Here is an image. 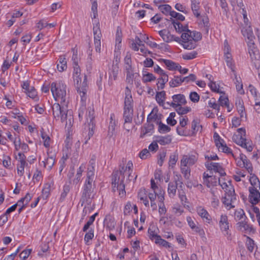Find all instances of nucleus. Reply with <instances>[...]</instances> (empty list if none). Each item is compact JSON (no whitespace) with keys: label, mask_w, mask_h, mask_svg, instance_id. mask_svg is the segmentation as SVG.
I'll list each match as a JSON object with an SVG mask.
<instances>
[{"label":"nucleus","mask_w":260,"mask_h":260,"mask_svg":"<svg viewBox=\"0 0 260 260\" xmlns=\"http://www.w3.org/2000/svg\"><path fill=\"white\" fill-rule=\"evenodd\" d=\"M94 112L93 109L89 107L87 110L86 109L85 117L86 119V122H87L89 126L90 125H94Z\"/></svg>","instance_id":"nucleus-26"},{"label":"nucleus","mask_w":260,"mask_h":260,"mask_svg":"<svg viewBox=\"0 0 260 260\" xmlns=\"http://www.w3.org/2000/svg\"><path fill=\"white\" fill-rule=\"evenodd\" d=\"M175 8L178 11L181 12L185 14H187L188 13V10L186 8V7L180 4L177 3L175 5Z\"/></svg>","instance_id":"nucleus-44"},{"label":"nucleus","mask_w":260,"mask_h":260,"mask_svg":"<svg viewBox=\"0 0 260 260\" xmlns=\"http://www.w3.org/2000/svg\"><path fill=\"white\" fill-rule=\"evenodd\" d=\"M249 202L252 205H256L260 202V189H249Z\"/></svg>","instance_id":"nucleus-17"},{"label":"nucleus","mask_w":260,"mask_h":260,"mask_svg":"<svg viewBox=\"0 0 260 260\" xmlns=\"http://www.w3.org/2000/svg\"><path fill=\"white\" fill-rule=\"evenodd\" d=\"M200 127L202 128V126L199 125V119H194L192 121L191 128L194 132H197L199 130Z\"/></svg>","instance_id":"nucleus-59"},{"label":"nucleus","mask_w":260,"mask_h":260,"mask_svg":"<svg viewBox=\"0 0 260 260\" xmlns=\"http://www.w3.org/2000/svg\"><path fill=\"white\" fill-rule=\"evenodd\" d=\"M176 177L175 178V183L174 182H170L168 184V193L169 195V197L171 198H173L176 192V189L177 188V185H178V182L180 181V183L181 184L180 187H182V185L183 184V182L179 180L180 177H181V176H178L176 175Z\"/></svg>","instance_id":"nucleus-13"},{"label":"nucleus","mask_w":260,"mask_h":260,"mask_svg":"<svg viewBox=\"0 0 260 260\" xmlns=\"http://www.w3.org/2000/svg\"><path fill=\"white\" fill-rule=\"evenodd\" d=\"M168 70L170 71L178 70L181 74H186L188 72V69L186 68L182 69L181 66H167Z\"/></svg>","instance_id":"nucleus-45"},{"label":"nucleus","mask_w":260,"mask_h":260,"mask_svg":"<svg viewBox=\"0 0 260 260\" xmlns=\"http://www.w3.org/2000/svg\"><path fill=\"white\" fill-rule=\"evenodd\" d=\"M126 82L132 85L133 81L136 82V80L139 77V73L132 68V66H126Z\"/></svg>","instance_id":"nucleus-12"},{"label":"nucleus","mask_w":260,"mask_h":260,"mask_svg":"<svg viewBox=\"0 0 260 260\" xmlns=\"http://www.w3.org/2000/svg\"><path fill=\"white\" fill-rule=\"evenodd\" d=\"M209 86L212 91L215 92L216 93L220 92L219 88V86L217 85L216 83L213 80H211V82H210L209 83Z\"/></svg>","instance_id":"nucleus-57"},{"label":"nucleus","mask_w":260,"mask_h":260,"mask_svg":"<svg viewBox=\"0 0 260 260\" xmlns=\"http://www.w3.org/2000/svg\"><path fill=\"white\" fill-rule=\"evenodd\" d=\"M26 11V9L24 8L16 9L14 10L12 16L14 18H19L22 16Z\"/></svg>","instance_id":"nucleus-40"},{"label":"nucleus","mask_w":260,"mask_h":260,"mask_svg":"<svg viewBox=\"0 0 260 260\" xmlns=\"http://www.w3.org/2000/svg\"><path fill=\"white\" fill-rule=\"evenodd\" d=\"M203 183L208 187L216 186L217 184V178L215 176L209 175L206 173L203 174Z\"/></svg>","instance_id":"nucleus-14"},{"label":"nucleus","mask_w":260,"mask_h":260,"mask_svg":"<svg viewBox=\"0 0 260 260\" xmlns=\"http://www.w3.org/2000/svg\"><path fill=\"white\" fill-rule=\"evenodd\" d=\"M171 17V18H175L176 20L184 21L185 20V17L183 15L174 11L172 12Z\"/></svg>","instance_id":"nucleus-48"},{"label":"nucleus","mask_w":260,"mask_h":260,"mask_svg":"<svg viewBox=\"0 0 260 260\" xmlns=\"http://www.w3.org/2000/svg\"><path fill=\"white\" fill-rule=\"evenodd\" d=\"M184 81V78H181L180 77H175L170 82V86L172 87H177L181 84Z\"/></svg>","instance_id":"nucleus-33"},{"label":"nucleus","mask_w":260,"mask_h":260,"mask_svg":"<svg viewBox=\"0 0 260 260\" xmlns=\"http://www.w3.org/2000/svg\"><path fill=\"white\" fill-rule=\"evenodd\" d=\"M51 91L55 101H60L61 104L68 103L66 92V85L62 82H52L51 84Z\"/></svg>","instance_id":"nucleus-6"},{"label":"nucleus","mask_w":260,"mask_h":260,"mask_svg":"<svg viewBox=\"0 0 260 260\" xmlns=\"http://www.w3.org/2000/svg\"><path fill=\"white\" fill-rule=\"evenodd\" d=\"M249 181L251 186L249 187V189H260V181L254 174L251 175Z\"/></svg>","instance_id":"nucleus-25"},{"label":"nucleus","mask_w":260,"mask_h":260,"mask_svg":"<svg viewBox=\"0 0 260 260\" xmlns=\"http://www.w3.org/2000/svg\"><path fill=\"white\" fill-rule=\"evenodd\" d=\"M175 109L177 113L179 115H184L191 111V108L189 107H183L181 106L173 107Z\"/></svg>","instance_id":"nucleus-34"},{"label":"nucleus","mask_w":260,"mask_h":260,"mask_svg":"<svg viewBox=\"0 0 260 260\" xmlns=\"http://www.w3.org/2000/svg\"><path fill=\"white\" fill-rule=\"evenodd\" d=\"M178 196L180 198L181 202L183 205L185 206V203L187 202V199L186 198V194L184 190H178Z\"/></svg>","instance_id":"nucleus-55"},{"label":"nucleus","mask_w":260,"mask_h":260,"mask_svg":"<svg viewBox=\"0 0 260 260\" xmlns=\"http://www.w3.org/2000/svg\"><path fill=\"white\" fill-rule=\"evenodd\" d=\"M141 39L145 42L147 45H148L150 47L154 48H157L158 47L159 45H158L156 43L153 42L148 39V37L146 36L145 35H143L141 37Z\"/></svg>","instance_id":"nucleus-41"},{"label":"nucleus","mask_w":260,"mask_h":260,"mask_svg":"<svg viewBox=\"0 0 260 260\" xmlns=\"http://www.w3.org/2000/svg\"><path fill=\"white\" fill-rule=\"evenodd\" d=\"M94 237V231L93 229H90L88 232L86 233L84 237V241L87 244L89 240L93 239Z\"/></svg>","instance_id":"nucleus-54"},{"label":"nucleus","mask_w":260,"mask_h":260,"mask_svg":"<svg viewBox=\"0 0 260 260\" xmlns=\"http://www.w3.org/2000/svg\"><path fill=\"white\" fill-rule=\"evenodd\" d=\"M208 105L211 108L217 110L218 112L219 111L220 105L216 103L215 100L214 99H212V100H210L208 102Z\"/></svg>","instance_id":"nucleus-61"},{"label":"nucleus","mask_w":260,"mask_h":260,"mask_svg":"<svg viewBox=\"0 0 260 260\" xmlns=\"http://www.w3.org/2000/svg\"><path fill=\"white\" fill-rule=\"evenodd\" d=\"M242 165H243V167L247 170L248 173L252 175V172L253 171V168L252 167V165L249 160H247V162L244 161L243 163L239 165V166H241Z\"/></svg>","instance_id":"nucleus-51"},{"label":"nucleus","mask_w":260,"mask_h":260,"mask_svg":"<svg viewBox=\"0 0 260 260\" xmlns=\"http://www.w3.org/2000/svg\"><path fill=\"white\" fill-rule=\"evenodd\" d=\"M247 239L246 244L247 248L249 251L252 252L254 245V241L249 237H247Z\"/></svg>","instance_id":"nucleus-62"},{"label":"nucleus","mask_w":260,"mask_h":260,"mask_svg":"<svg viewBox=\"0 0 260 260\" xmlns=\"http://www.w3.org/2000/svg\"><path fill=\"white\" fill-rule=\"evenodd\" d=\"M13 143L15 145V149L16 151H18L21 147L22 143L21 142V140L19 136L16 137L13 140Z\"/></svg>","instance_id":"nucleus-60"},{"label":"nucleus","mask_w":260,"mask_h":260,"mask_svg":"<svg viewBox=\"0 0 260 260\" xmlns=\"http://www.w3.org/2000/svg\"><path fill=\"white\" fill-rule=\"evenodd\" d=\"M158 9L160 11L166 15H169L171 16V14L173 11L172 10V7L168 4L160 5L158 7Z\"/></svg>","instance_id":"nucleus-32"},{"label":"nucleus","mask_w":260,"mask_h":260,"mask_svg":"<svg viewBox=\"0 0 260 260\" xmlns=\"http://www.w3.org/2000/svg\"><path fill=\"white\" fill-rule=\"evenodd\" d=\"M84 79L81 83V81L75 83L76 88L78 92L79 93L82 102H85L86 100V93L88 89V85L87 83V75L84 73Z\"/></svg>","instance_id":"nucleus-9"},{"label":"nucleus","mask_w":260,"mask_h":260,"mask_svg":"<svg viewBox=\"0 0 260 260\" xmlns=\"http://www.w3.org/2000/svg\"><path fill=\"white\" fill-rule=\"evenodd\" d=\"M205 165L208 170H213L215 172L218 173L221 176H223L226 175L224 169L218 163L207 161Z\"/></svg>","instance_id":"nucleus-11"},{"label":"nucleus","mask_w":260,"mask_h":260,"mask_svg":"<svg viewBox=\"0 0 260 260\" xmlns=\"http://www.w3.org/2000/svg\"><path fill=\"white\" fill-rule=\"evenodd\" d=\"M141 42L142 41L141 39L138 37H136L135 41L131 44V48L133 50L135 51H140L139 54L144 56L142 59L143 60L145 65H153L154 64L157 65L156 60H157L159 63L162 65H175L174 63L170 60H167L161 58H159L158 59L154 58V60H153L151 58L146 57L145 56L147 55V54H149L150 52L147 50L144 45L141 44Z\"/></svg>","instance_id":"nucleus-2"},{"label":"nucleus","mask_w":260,"mask_h":260,"mask_svg":"<svg viewBox=\"0 0 260 260\" xmlns=\"http://www.w3.org/2000/svg\"><path fill=\"white\" fill-rule=\"evenodd\" d=\"M121 49V44H115V48L114 50V59L116 63H118L120 60V50Z\"/></svg>","instance_id":"nucleus-36"},{"label":"nucleus","mask_w":260,"mask_h":260,"mask_svg":"<svg viewBox=\"0 0 260 260\" xmlns=\"http://www.w3.org/2000/svg\"><path fill=\"white\" fill-rule=\"evenodd\" d=\"M31 252V249H26L22 251L19 254L20 257L23 260L26 259Z\"/></svg>","instance_id":"nucleus-64"},{"label":"nucleus","mask_w":260,"mask_h":260,"mask_svg":"<svg viewBox=\"0 0 260 260\" xmlns=\"http://www.w3.org/2000/svg\"><path fill=\"white\" fill-rule=\"evenodd\" d=\"M181 171L182 174L183 175L184 177L187 180L189 179L190 175V169L188 167H181Z\"/></svg>","instance_id":"nucleus-50"},{"label":"nucleus","mask_w":260,"mask_h":260,"mask_svg":"<svg viewBox=\"0 0 260 260\" xmlns=\"http://www.w3.org/2000/svg\"><path fill=\"white\" fill-rule=\"evenodd\" d=\"M246 218V216L245 215L244 211L242 209H240L239 210H237L235 212V219L236 220H240L241 221L243 219L245 220Z\"/></svg>","instance_id":"nucleus-39"},{"label":"nucleus","mask_w":260,"mask_h":260,"mask_svg":"<svg viewBox=\"0 0 260 260\" xmlns=\"http://www.w3.org/2000/svg\"><path fill=\"white\" fill-rule=\"evenodd\" d=\"M133 164L132 161L129 160L126 166L124 165H120L119 170L114 171L112 174V190L114 192L118 191L121 198L124 197L126 194L124 183L125 176H127L126 182L131 181L133 177Z\"/></svg>","instance_id":"nucleus-1"},{"label":"nucleus","mask_w":260,"mask_h":260,"mask_svg":"<svg viewBox=\"0 0 260 260\" xmlns=\"http://www.w3.org/2000/svg\"><path fill=\"white\" fill-rule=\"evenodd\" d=\"M236 200V196H224L222 200L223 204L225 205L228 210H230L235 207L233 203Z\"/></svg>","instance_id":"nucleus-21"},{"label":"nucleus","mask_w":260,"mask_h":260,"mask_svg":"<svg viewBox=\"0 0 260 260\" xmlns=\"http://www.w3.org/2000/svg\"><path fill=\"white\" fill-rule=\"evenodd\" d=\"M92 182L93 181H90L89 180H85L83 186L82 196L80 201L82 206H83L85 204H87L89 205L91 203L92 199L94 196V188L92 185Z\"/></svg>","instance_id":"nucleus-7"},{"label":"nucleus","mask_w":260,"mask_h":260,"mask_svg":"<svg viewBox=\"0 0 260 260\" xmlns=\"http://www.w3.org/2000/svg\"><path fill=\"white\" fill-rule=\"evenodd\" d=\"M178 160V154L174 153L170 156L169 165L170 167H172V168L176 164L177 161Z\"/></svg>","instance_id":"nucleus-53"},{"label":"nucleus","mask_w":260,"mask_h":260,"mask_svg":"<svg viewBox=\"0 0 260 260\" xmlns=\"http://www.w3.org/2000/svg\"><path fill=\"white\" fill-rule=\"evenodd\" d=\"M61 104L62 106L58 103H54L52 106V114L56 120H60L62 123L65 122L66 127L69 129L73 126L74 118L71 112L64 106H67V103Z\"/></svg>","instance_id":"nucleus-3"},{"label":"nucleus","mask_w":260,"mask_h":260,"mask_svg":"<svg viewBox=\"0 0 260 260\" xmlns=\"http://www.w3.org/2000/svg\"><path fill=\"white\" fill-rule=\"evenodd\" d=\"M189 99L193 103H197L200 100V95L196 92H191L189 94Z\"/></svg>","instance_id":"nucleus-63"},{"label":"nucleus","mask_w":260,"mask_h":260,"mask_svg":"<svg viewBox=\"0 0 260 260\" xmlns=\"http://www.w3.org/2000/svg\"><path fill=\"white\" fill-rule=\"evenodd\" d=\"M31 198L32 196H31L29 193H27L24 198L21 199V200H19L18 202L20 204V203H23L26 206Z\"/></svg>","instance_id":"nucleus-58"},{"label":"nucleus","mask_w":260,"mask_h":260,"mask_svg":"<svg viewBox=\"0 0 260 260\" xmlns=\"http://www.w3.org/2000/svg\"><path fill=\"white\" fill-rule=\"evenodd\" d=\"M218 149L225 153H226L228 154L232 153V150L231 148L228 147L226 144H224V142L221 144V145L217 146Z\"/></svg>","instance_id":"nucleus-56"},{"label":"nucleus","mask_w":260,"mask_h":260,"mask_svg":"<svg viewBox=\"0 0 260 260\" xmlns=\"http://www.w3.org/2000/svg\"><path fill=\"white\" fill-rule=\"evenodd\" d=\"M133 114V109L124 108L123 118L125 123L132 122Z\"/></svg>","instance_id":"nucleus-29"},{"label":"nucleus","mask_w":260,"mask_h":260,"mask_svg":"<svg viewBox=\"0 0 260 260\" xmlns=\"http://www.w3.org/2000/svg\"><path fill=\"white\" fill-rule=\"evenodd\" d=\"M243 35L245 37L248 45V52L251 60L254 63H258L260 54L254 44L255 37L250 27L242 30Z\"/></svg>","instance_id":"nucleus-4"},{"label":"nucleus","mask_w":260,"mask_h":260,"mask_svg":"<svg viewBox=\"0 0 260 260\" xmlns=\"http://www.w3.org/2000/svg\"><path fill=\"white\" fill-rule=\"evenodd\" d=\"M238 230L246 234L254 233L255 231L252 226L248 224L245 220L237 223Z\"/></svg>","instance_id":"nucleus-15"},{"label":"nucleus","mask_w":260,"mask_h":260,"mask_svg":"<svg viewBox=\"0 0 260 260\" xmlns=\"http://www.w3.org/2000/svg\"><path fill=\"white\" fill-rule=\"evenodd\" d=\"M159 35L161 37L164 41L169 42L175 40L178 41L179 39L178 37L175 38L173 35H171L167 30H162L159 31Z\"/></svg>","instance_id":"nucleus-23"},{"label":"nucleus","mask_w":260,"mask_h":260,"mask_svg":"<svg viewBox=\"0 0 260 260\" xmlns=\"http://www.w3.org/2000/svg\"><path fill=\"white\" fill-rule=\"evenodd\" d=\"M198 215L202 218L204 222L210 224L212 222V218L207 211L204 208L200 207L197 209Z\"/></svg>","instance_id":"nucleus-19"},{"label":"nucleus","mask_w":260,"mask_h":260,"mask_svg":"<svg viewBox=\"0 0 260 260\" xmlns=\"http://www.w3.org/2000/svg\"><path fill=\"white\" fill-rule=\"evenodd\" d=\"M235 105L239 113L240 118H246V114L245 113V107L244 105V102L241 97H238L236 99Z\"/></svg>","instance_id":"nucleus-18"},{"label":"nucleus","mask_w":260,"mask_h":260,"mask_svg":"<svg viewBox=\"0 0 260 260\" xmlns=\"http://www.w3.org/2000/svg\"><path fill=\"white\" fill-rule=\"evenodd\" d=\"M84 168L85 166L83 165H82L77 170L76 177L74 180V182L75 184H77L80 181L81 177L82 176V173L84 171Z\"/></svg>","instance_id":"nucleus-38"},{"label":"nucleus","mask_w":260,"mask_h":260,"mask_svg":"<svg viewBox=\"0 0 260 260\" xmlns=\"http://www.w3.org/2000/svg\"><path fill=\"white\" fill-rule=\"evenodd\" d=\"M237 131L238 134L234 135L233 136V141L238 145H240L241 147L244 148H246L248 151H252L253 149L252 146L251 145H247L248 143L246 142V132L245 129L243 128H240L237 129Z\"/></svg>","instance_id":"nucleus-8"},{"label":"nucleus","mask_w":260,"mask_h":260,"mask_svg":"<svg viewBox=\"0 0 260 260\" xmlns=\"http://www.w3.org/2000/svg\"><path fill=\"white\" fill-rule=\"evenodd\" d=\"M109 70L110 78H112L113 77L114 79L115 80L119 72L118 66H112L111 68L109 69Z\"/></svg>","instance_id":"nucleus-42"},{"label":"nucleus","mask_w":260,"mask_h":260,"mask_svg":"<svg viewBox=\"0 0 260 260\" xmlns=\"http://www.w3.org/2000/svg\"><path fill=\"white\" fill-rule=\"evenodd\" d=\"M125 100L124 108L133 109V99L131 94V91L128 87H126L125 91Z\"/></svg>","instance_id":"nucleus-20"},{"label":"nucleus","mask_w":260,"mask_h":260,"mask_svg":"<svg viewBox=\"0 0 260 260\" xmlns=\"http://www.w3.org/2000/svg\"><path fill=\"white\" fill-rule=\"evenodd\" d=\"M48 154L49 155L48 153ZM42 162L43 163L45 168H46L48 170H50L54 164L55 157L54 155H48L45 160L43 161Z\"/></svg>","instance_id":"nucleus-30"},{"label":"nucleus","mask_w":260,"mask_h":260,"mask_svg":"<svg viewBox=\"0 0 260 260\" xmlns=\"http://www.w3.org/2000/svg\"><path fill=\"white\" fill-rule=\"evenodd\" d=\"M93 31L95 50L96 52L101 51V33L100 29V24L98 20H95L93 23Z\"/></svg>","instance_id":"nucleus-10"},{"label":"nucleus","mask_w":260,"mask_h":260,"mask_svg":"<svg viewBox=\"0 0 260 260\" xmlns=\"http://www.w3.org/2000/svg\"><path fill=\"white\" fill-rule=\"evenodd\" d=\"M157 124L158 125V131L160 133L164 134L169 132L171 131V128L169 126L162 123L161 121H157Z\"/></svg>","instance_id":"nucleus-35"},{"label":"nucleus","mask_w":260,"mask_h":260,"mask_svg":"<svg viewBox=\"0 0 260 260\" xmlns=\"http://www.w3.org/2000/svg\"><path fill=\"white\" fill-rule=\"evenodd\" d=\"M172 99L173 101L170 104V106L172 107L184 105L187 103L185 96L182 94L174 95Z\"/></svg>","instance_id":"nucleus-16"},{"label":"nucleus","mask_w":260,"mask_h":260,"mask_svg":"<svg viewBox=\"0 0 260 260\" xmlns=\"http://www.w3.org/2000/svg\"><path fill=\"white\" fill-rule=\"evenodd\" d=\"M154 129V125L152 123H146L141 128L140 137L143 138L146 135L152 133Z\"/></svg>","instance_id":"nucleus-27"},{"label":"nucleus","mask_w":260,"mask_h":260,"mask_svg":"<svg viewBox=\"0 0 260 260\" xmlns=\"http://www.w3.org/2000/svg\"><path fill=\"white\" fill-rule=\"evenodd\" d=\"M165 94L166 93L164 91L157 92L155 98L158 104H160L164 103Z\"/></svg>","instance_id":"nucleus-49"},{"label":"nucleus","mask_w":260,"mask_h":260,"mask_svg":"<svg viewBox=\"0 0 260 260\" xmlns=\"http://www.w3.org/2000/svg\"><path fill=\"white\" fill-rule=\"evenodd\" d=\"M156 141L161 145H168L171 143L172 137L171 135L158 136L157 137Z\"/></svg>","instance_id":"nucleus-28"},{"label":"nucleus","mask_w":260,"mask_h":260,"mask_svg":"<svg viewBox=\"0 0 260 260\" xmlns=\"http://www.w3.org/2000/svg\"><path fill=\"white\" fill-rule=\"evenodd\" d=\"M153 229H154L153 226L149 227L148 230V237L151 240H154V239L156 238V237L158 236Z\"/></svg>","instance_id":"nucleus-46"},{"label":"nucleus","mask_w":260,"mask_h":260,"mask_svg":"<svg viewBox=\"0 0 260 260\" xmlns=\"http://www.w3.org/2000/svg\"><path fill=\"white\" fill-rule=\"evenodd\" d=\"M232 71L233 72L235 77V84H236V89L241 94H244V91L243 89V84L240 78H238L236 71L234 68L231 67Z\"/></svg>","instance_id":"nucleus-24"},{"label":"nucleus","mask_w":260,"mask_h":260,"mask_svg":"<svg viewBox=\"0 0 260 260\" xmlns=\"http://www.w3.org/2000/svg\"><path fill=\"white\" fill-rule=\"evenodd\" d=\"M94 171L95 168L93 167H88L87 172V178L86 180H89L90 181H93V178L94 176Z\"/></svg>","instance_id":"nucleus-43"},{"label":"nucleus","mask_w":260,"mask_h":260,"mask_svg":"<svg viewBox=\"0 0 260 260\" xmlns=\"http://www.w3.org/2000/svg\"><path fill=\"white\" fill-rule=\"evenodd\" d=\"M202 39L201 33L187 29L181 35V44L186 49H194L197 43Z\"/></svg>","instance_id":"nucleus-5"},{"label":"nucleus","mask_w":260,"mask_h":260,"mask_svg":"<svg viewBox=\"0 0 260 260\" xmlns=\"http://www.w3.org/2000/svg\"><path fill=\"white\" fill-rule=\"evenodd\" d=\"M172 23L175 29L178 32H185L187 29H188L186 26H183L180 23L177 21L173 20Z\"/></svg>","instance_id":"nucleus-37"},{"label":"nucleus","mask_w":260,"mask_h":260,"mask_svg":"<svg viewBox=\"0 0 260 260\" xmlns=\"http://www.w3.org/2000/svg\"><path fill=\"white\" fill-rule=\"evenodd\" d=\"M81 69L80 68V66H76L74 67L73 74L74 83L77 82V84H78V82L81 81V78L80 77L81 75Z\"/></svg>","instance_id":"nucleus-31"},{"label":"nucleus","mask_w":260,"mask_h":260,"mask_svg":"<svg viewBox=\"0 0 260 260\" xmlns=\"http://www.w3.org/2000/svg\"><path fill=\"white\" fill-rule=\"evenodd\" d=\"M155 79V77L151 73L143 74V81L144 82H151Z\"/></svg>","instance_id":"nucleus-52"},{"label":"nucleus","mask_w":260,"mask_h":260,"mask_svg":"<svg viewBox=\"0 0 260 260\" xmlns=\"http://www.w3.org/2000/svg\"><path fill=\"white\" fill-rule=\"evenodd\" d=\"M219 225L221 231H225L228 234V230L229 229V222L228 216L226 215H221L219 221Z\"/></svg>","instance_id":"nucleus-22"},{"label":"nucleus","mask_w":260,"mask_h":260,"mask_svg":"<svg viewBox=\"0 0 260 260\" xmlns=\"http://www.w3.org/2000/svg\"><path fill=\"white\" fill-rule=\"evenodd\" d=\"M191 230L198 234L201 238H205V231L200 226L196 225L194 228Z\"/></svg>","instance_id":"nucleus-47"}]
</instances>
